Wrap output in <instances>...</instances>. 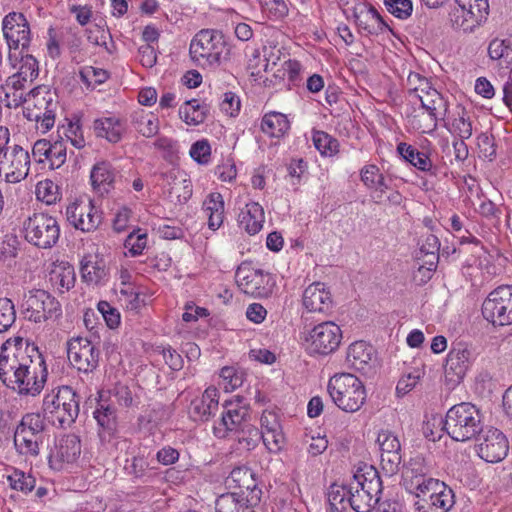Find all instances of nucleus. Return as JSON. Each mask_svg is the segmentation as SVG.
<instances>
[{
    "label": "nucleus",
    "mask_w": 512,
    "mask_h": 512,
    "mask_svg": "<svg viewBox=\"0 0 512 512\" xmlns=\"http://www.w3.org/2000/svg\"><path fill=\"white\" fill-rule=\"evenodd\" d=\"M189 53L203 68L215 69L230 59V47L224 34L215 29H202L191 40Z\"/></svg>",
    "instance_id": "f257e3e1"
},
{
    "label": "nucleus",
    "mask_w": 512,
    "mask_h": 512,
    "mask_svg": "<svg viewBox=\"0 0 512 512\" xmlns=\"http://www.w3.org/2000/svg\"><path fill=\"white\" fill-rule=\"evenodd\" d=\"M80 396L70 386L58 387L44 396L43 417L57 428L67 429L79 415Z\"/></svg>",
    "instance_id": "f03ea898"
},
{
    "label": "nucleus",
    "mask_w": 512,
    "mask_h": 512,
    "mask_svg": "<svg viewBox=\"0 0 512 512\" xmlns=\"http://www.w3.org/2000/svg\"><path fill=\"white\" fill-rule=\"evenodd\" d=\"M333 403L342 411L354 413L366 402L367 393L363 382L351 373H337L327 384Z\"/></svg>",
    "instance_id": "7ed1b4c3"
},
{
    "label": "nucleus",
    "mask_w": 512,
    "mask_h": 512,
    "mask_svg": "<svg viewBox=\"0 0 512 512\" xmlns=\"http://www.w3.org/2000/svg\"><path fill=\"white\" fill-rule=\"evenodd\" d=\"M444 429L455 441L472 440L484 429L480 411L467 402L454 405L446 413Z\"/></svg>",
    "instance_id": "20e7f679"
},
{
    "label": "nucleus",
    "mask_w": 512,
    "mask_h": 512,
    "mask_svg": "<svg viewBox=\"0 0 512 512\" xmlns=\"http://www.w3.org/2000/svg\"><path fill=\"white\" fill-rule=\"evenodd\" d=\"M30 351L27 363H25L18 372V376L13 380L12 388L22 395L35 396L39 394L48 376L47 366L42 353L35 345Z\"/></svg>",
    "instance_id": "39448f33"
},
{
    "label": "nucleus",
    "mask_w": 512,
    "mask_h": 512,
    "mask_svg": "<svg viewBox=\"0 0 512 512\" xmlns=\"http://www.w3.org/2000/svg\"><path fill=\"white\" fill-rule=\"evenodd\" d=\"M35 344L20 336L7 339L0 349V380L6 387L12 386L18 372L27 363Z\"/></svg>",
    "instance_id": "423d86ee"
},
{
    "label": "nucleus",
    "mask_w": 512,
    "mask_h": 512,
    "mask_svg": "<svg viewBox=\"0 0 512 512\" xmlns=\"http://www.w3.org/2000/svg\"><path fill=\"white\" fill-rule=\"evenodd\" d=\"M26 103H32L25 108L24 115L30 121L40 123L45 133L54 126L58 101L56 93L47 86H38L27 93Z\"/></svg>",
    "instance_id": "0eeeda50"
},
{
    "label": "nucleus",
    "mask_w": 512,
    "mask_h": 512,
    "mask_svg": "<svg viewBox=\"0 0 512 512\" xmlns=\"http://www.w3.org/2000/svg\"><path fill=\"white\" fill-rule=\"evenodd\" d=\"M25 239L38 248L53 247L60 236L57 220L45 213H34L23 223Z\"/></svg>",
    "instance_id": "6e6552de"
},
{
    "label": "nucleus",
    "mask_w": 512,
    "mask_h": 512,
    "mask_svg": "<svg viewBox=\"0 0 512 512\" xmlns=\"http://www.w3.org/2000/svg\"><path fill=\"white\" fill-rule=\"evenodd\" d=\"M21 307L24 318L35 323L56 319L61 315L59 301L42 289L28 291L24 295Z\"/></svg>",
    "instance_id": "1a4fd4ad"
},
{
    "label": "nucleus",
    "mask_w": 512,
    "mask_h": 512,
    "mask_svg": "<svg viewBox=\"0 0 512 512\" xmlns=\"http://www.w3.org/2000/svg\"><path fill=\"white\" fill-rule=\"evenodd\" d=\"M482 315L493 325L512 324V286H499L490 292L482 304Z\"/></svg>",
    "instance_id": "9d476101"
},
{
    "label": "nucleus",
    "mask_w": 512,
    "mask_h": 512,
    "mask_svg": "<svg viewBox=\"0 0 512 512\" xmlns=\"http://www.w3.org/2000/svg\"><path fill=\"white\" fill-rule=\"evenodd\" d=\"M235 279L242 292L259 298L269 297L276 285L270 273L251 268L246 264H241L237 268Z\"/></svg>",
    "instance_id": "9b49d317"
},
{
    "label": "nucleus",
    "mask_w": 512,
    "mask_h": 512,
    "mask_svg": "<svg viewBox=\"0 0 512 512\" xmlns=\"http://www.w3.org/2000/svg\"><path fill=\"white\" fill-rule=\"evenodd\" d=\"M421 492L414 506L418 512H448L454 505V492L444 482L436 479Z\"/></svg>",
    "instance_id": "f8f14e48"
},
{
    "label": "nucleus",
    "mask_w": 512,
    "mask_h": 512,
    "mask_svg": "<svg viewBox=\"0 0 512 512\" xmlns=\"http://www.w3.org/2000/svg\"><path fill=\"white\" fill-rule=\"evenodd\" d=\"M2 31L11 51L29 50L31 29L26 16L21 12H9L2 20Z\"/></svg>",
    "instance_id": "ddd939ff"
},
{
    "label": "nucleus",
    "mask_w": 512,
    "mask_h": 512,
    "mask_svg": "<svg viewBox=\"0 0 512 512\" xmlns=\"http://www.w3.org/2000/svg\"><path fill=\"white\" fill-rule=\"evenodd\" d=\"M342 340L340 327L332 322H322L309 332L307 342L310 354L329 355L335 352Z\"/></svg>",
    "instance_id": "4468645a"
},
{
    "label": "nucleus",
    "mask_w": 512,
    "mask_h": 512,
    "mask_svg": "<svg viewBox=\"0 0 512 512\" xmlns=\"http://www.w3.org/2000/svg\"><path fill=\"white\" fill-rule=\"evenodd\" d=\"M417 79L420 82L419 86H415L414 88H410L409 92H424L425 95H417L421 102V107L425 109L429 116L431 117L432 127L431 131L437 128L438 124V115L437 111L443 109V118L446 116L448 111V102L444 99L441 93H439L436 89L432 88L427 78L421 76L418 73H410L408 76V84H412L413 80Z\"/></svg>",
    "instance_id": "2eb2a0df"
},
{
    "label": "nucleus",
    "mask_w": 512,
    "mask_h": 512,
    "mask_svg": "<svg viewBox=\"0 0 512 512\" xmlns=\"http://www.w3.org/2000/svg\"><path fill=\"white\" fill-rule=\"evenodd\" d=\"M99 350L87 338H73L67 343V357L79 372L90 373L99 364Z\"/></svg>",
    "instance_id": "dca6fc26"
},
{
    "label": "nucleus",
    "mask_w": 512,
    "mask_h": 512,
    "mask_svg": "<svg viewBox=\"0 0 512 512\" xmlns=\"http://www.w3.org/2000/svg\"><path fill=\"white\" fill-rule=\"evenodd\" d=\"M81 454V441L75 434L62 436L51 449L48 463L51 469L61 471L75 464Z\"/></svg>",
    "instance_id": "f3484780"
},
{
    "label": "nucleus",
    "mask_w": 512,
    "mask_h": 512,
    "mask_svg": "<svg viewBox=\"0 0 512 512\" xmlns=\"http://www.w3.org/2000/svg\"><path fill=\"white\" fill-rule=\"evenodd\" d=\"M477 452L480 458L489 463H498L505 459L509 452L506 435L495 427L483 429Z\"/></svg>",
    "instance_id": "a211bd4d"
},
{
    "label": "nucleus",
    "mask_w": 512,
    "mask_h": 512,
    "mask_svg": "<svg viewBox=\"0 0 512 512\" xmlns=\"http://www.w3.org/2000/svg\"><path fill=\"white\" fill-rule=\"evenodd\" d=\"M30 156L20 145L8 147L0 160V170L5 171L6 181L18 183L28 176Z\"/></svg>",
    "instance_id": "6ab92c4d"
},
{
    "label": "nucleus",
    "mask_w": 512,
    "mask_h": 512,
    "mask_svg": "<svg viewBox=\"0 0 512 512\" xmlns=\"http://www.w3.org/2000/svg\"><path fill=\"white\" fill-rule=\"evenodd\" d=\"M429 473L430 468L422 455L418 454L410 458L402 476L405 489L416 497H420L421 492L429 486L428 482L436 480L429 476Z\"/></svg>",
    "instance_id": "aec40b11"
},
{
    "label": "nucleus",
    "mask_w": 512,
    "mask_h": 512,
    "mask_svg": "<svg viewBox=\"0 0 512 512\" xmlns=\"http://www.w3.org/2000/svg\"><path fill=\"white\" fill-rule=\"evenodd\" d=\"M68 222L82 232L95 231L102 222V212L94 206L91 200L88 203H73L66 209Z\"/></svg>",
    "instance_id": "412c9836"
},
{
    "label": "nucleus",
    "mask_w": 512,
    "mask_h": 512,
    "mask_svg": "<svg viewBox=\"0 0 512 512\" xmlns=\"http://www.w3.org/2000/svg\"><path fill=\"white\" fill-rule=\"evenodd\" d=\"M472 363V352L464 343H456L450 349L444 365L445 378L453 385L459 384Z\"/></svg>",
    "instance_id": "4be33fe9"
},
{
    "label": "nucleus",
    "mask_w": 512,
    "mask_h": 512,
    "mask_svg": "<svg viewBox=\"0 0 512 512\" xmlns=\"http://www.w3.org/2000/svg\"><path fill=\"white\" fill-rule=\"evenodd\" d=\"M225 411L222 413L221 423L229 431H238L250 423V408L244 397L236 396L235 400L225 401Z\"/></svg>",
    "instance_id": "5701e85b"
},
{
    "label": "nucleus",
    "mask_w": 512,
    "mask_h": 512,
    "mask_svg": "<svg viewBox=\"0 0 512 512\" xmlns=\"http://www.w3.org/2000/svg\"><path fill=\"white\" fill-rule=\"evenodd\" d=\"M260 503L257 492L246 496L244 493H225L220 495L215 502L216 512H255V507Z\"/></svg>",
    "instance_id": "b1692460"
},
{
    "label": "nucleus",
    "mask_w": 512,
    "mask_h": 512,
    "mask_svg": "<svg viewBox=\"0 0 512 512\" xmlns=\"http://www.w3.org/2000/svg\"><path fill=\"white\" fill-rule=\"evenodd\" d=\"M218 410V390L208 387L201 397L191 401L189 407L190 417L194 421H208Z\"/></svg>",
    "instance_id": "393cba45"
},
{
    "label": "nucleus",
    "mask_w": 512,
    "mask_h": 512,
    "mask_svg": "<svg viewBox=\"0 0 512 512\" xmlns=\"http://www.w3.org/2000/svg\"><path fill=\"white\" fill-rule=\"evenodd\" d=\"M350 490L349 507L355 512H370L380 501L381 493L365 488L358 480H350Z\"/></svg>",
    "instance_id": "a878e982"
},
{
    "label": "nucleus",
    "mask_w": 512,
    "mask_h": 512,
    "mask_svg": "<svg viewBox=\"0 0 512 512\" xmlns=\"http://www.w3.org/2000/svg\"><path fill=\"white\" fill-rule=\"evenodd\" d=\"M303 305L310 312L324 313L332 305L330 292L325 289L323 283H313L304 290Z\"/></svg>",
    "instance_id": "bb28decb"
},
{
    "label": "nucleus",
    "mask_w": 512,
    "mask_h": 512,
    "mask_svg": "<svg viewBox=\"0 0 512 512\" xmlns=\"http://www.w3.org/2000/svg\"><path fill=\"white\" fill-rule=\"evenodd\" d=\"M375 350L365 341H356L349 345L346 355V362L349 367L366 373L371 368Z\"/></svg>",
    "instance_id": "cd10ccee"
},
{
    "label": "nucleus",
    "mask_w": 512,
    "mask_h": 512,
    "mask_svg": "<svg viewBox=\"0 0 512 512\" xmlns=\"http://www.w3.org/2000/svg\"><path fill=\"white\" fill-rule=\"evenodd\" d=\"M10 64L17 68V74L28 79L32 83L39 75V63L37 59L28 53V50L19 49L9 53Z\"/></svg>",
    "instance_id": "c85d7f7f"
},
{
    "label": "nucleus",
    "mask_w": 512,
    "mask_h": 512,
    "mask_svg": "<svg viewBox=\"0 0 512 512\" xmlns=\"http://www.w3.org/2000/svg\"><path fill=\"white\" fill-rule=\"evenodd\" d=\"M265 221L263 207L257 202L246 204L238 216L239 225L250 235L258 233Z\"/></svg>",
    "instance_id": "c756f323"
},
{
    "label": "nucleus",
    "mask_w": 512,
    "mask_h": 512,
    "mask_svg": "<svg viewBox=\"0 0 512 512\" xmlns=\"http://www.w3.org/2000/svg\"><path fill=\"white\" fill-rule=\"evenodd\" d=\"M227 481L230 485L233 483L234 487L239 489L237 493H244V495L250 497L252 493L254 494V492H257V496L261 501L262 491L258 487L256 479L254 478V473L251 469L247 467L234 468Z\"/></svg>",
    "instance_id": "7c9ffc66"
},
{
    "label": "nucleus",
    "mask_w": 512,
    "mask_h": 512,
    "mask_svg": "<svg viewBox=\"0 0 512 512\" xmlns=\"http://www.w3.org/2000/svg\"><path fill=\"white\" fill-rule=\"evenodd\" d=\"M93 128L97 137L105 138L110 143H118L125 131L123 122L116 117L96 119Z\"/></svg>",
    "instance_id": "2f4dec72"
},
{
    "label": "nucleus",
    "mask_w": 512,
    "mask_h": 512,
    "mask_svg": "<svg viewBox=\"0 0 512 512\" xmlns=\"http://www.w3.org/2000/svg\"><path fill=\"white\" fill-rule=\"evenodd\" d=\"M356 23L359 28L371 35H378L385 30H390L388 24L373 6L361 10L356 15Z\"/></svg>",
    "instance_id": "473e14b6"
},
{
    "label": "nucleus",
    "mask_w": 512,
    "mask_h": 512,
    "mask_svg": "<svg viewBox=\"0 0 512 512\" xmlns=\"http://www.w3.org/2000/svg\"><path fill=\"white\" fill-rule=\"evenodd\" d=\"M397 152L405 161L409 162L420 171L436 175L435 170H433V163L426 153L420 152L414 146L405 142H400L397 145Z\"/></svg>",
    "instance_id": "72a5a7b5"
},
{
    "label": "nucleus",
    "mask_w": 512,
    "mask_h": 512,
    "mask_svg": "<svg viewBox=\"0 0 512 512\" xmlns=\"http://www.w3.org/2000/svg\"><path fill=\"white\" fill-rule=\"evenodd\" d=\"M90 179L95 190L102 193L109 192L115 179V170L112 164L108 161L96 163L91 170Z\"/></svg>",
    "instance_id": "f704fd0d"
},
{
    "label": "nucleus",
    "mask_w": 512,
    "mask_h": 512,
    "mask_svg": "<svg viewBox=\"0 0 512 512\" xmlns=\"http://www.w3.org/2000/svg\"><path fill=\"white\" fill-rule=\"evenodd\" d=\"M43 439L29 434L18 427L14 432V446L16 451L25 457H36L39 455V445Z\"/></svg>",
    "instance_id": "c9c22d12"
},
{
    "label": "nucleus",
    "mask_w": 512,
    "mask_h": 512,
    "mask_svg": "<svg viewBox=\"0 0 512 512\" xmlns=\"http://www.w3.org/2000/svg\"><path fill=\"white\" fill-rule=\"evenodd\" d=\"M488 55L491 60L499 61L501 66L509 68L512 65V36L491 40Z\"/></svg>",
    "instance_id": "e433bc0d"
},
{
    "label": "nucleus",
    "mask_w": 512,
    "mask_h": 512,
    "mask_svg": "<svg viewBox=\"0 0 512 512\" xmlns=\"http://www.w3.org/2000/svg\"><path fill=\"white\" fill-rule=\"evenodd\" d=\"M290 128L286 115L280 112L266 113L261 122L262 131L270 137H282Z\"/></svg>",
    "instance_id": "4c0bfd02"
},
{
    "label": "nucleus",
    "mask_w": 512,
    "mask_h": 512,
    "mask_svg": "<svg viewBox=\"0 0 512 512\" xmlns=\"http://www.w3.org/2000/svg\"><path fill=\"white\" fill-rule=\"evenodd\" d=\"M75 279L74 267L67 262L54 265L50 272V282L61 292L74 287Z\"/></svg>",
    "instance_id": "58836bf2"
},
{
    "label": "nucleus",
    "mask_w": 512,
    "mask_h": 512,
    "mask_svg": "<svg viewBox=\"0 0 512 512\" xmlns=\"http://www.w3.org/2000/svg\"><path fill=\"white\" fill-rule=\"evenodd\" d=\"M93 416L98 425L108 435H112L116 430V408L107 401L100 400L97 404Z\"/></svg>",
    "instance_id": "ea45409f"
},
{
    "label": "nucleus",
    "mask_w": 512,
    "mask_h": 512,
    "mask_svg": "<svg viewBox=\"0 0 512 512\" xmlns=\"http://www.w3.org/2000/svg\"><path fill=\"white\" fill-rule=\"evenodd\" d=\"M351 494L350 481L348 483H333L328 490V502L332 512H343L349 506Z\"/></svg>",
    "instance_id": "a19ab883"
},
{
    "label": "nucleus",
    "mask_w": 512,
    "mask_h": 512,
    "mask_svg": "<svg viewBox=\"0 0 512 512\" xmlns=\"http://www.w3.org/2000/svg\"><path fill=\"white\" fill-rule=\"evenodd\" d=\"M207 106L200 104L198 100L192 99L185 102L183 106L179 108L180 118L189 125H198L203 123L206 119Z\"/></svg>",
    "instance_id": "79ce46f5"
},
{
    "label": "nucleus",
    "mask_w": 512,
    "mask_h": 512,
    "mask_svg": "<svg viewBox=\"0 0 512 512\" xmlns=\"http://www.w3.org/2000/svg\"><path fill=\"white\" fill-rule=\"evenodd\" d=\"M28 79H24L23 76H20L17 73L9 76L5 82V95L7 98L12 97V102H8V107H18L27 101V94L24 96L22 93L18 94V91H21L25 88L26 83H28Z\"/></svg>",
    "instance_id": "37998d69"
},
{
    "label": "nucleus",
    "mask_w": 512,
    "mask_h": 512,
    "mask_svg": "<svg viewBox=\"0 0 512 512\" xmlns=\"http://www.w3.org/2000/svg\"><path fill=\"white\" fill-rule=\"evenodd\" d=\"M351 480H358L360 485L365 488L370 489L374 493L382 494V480L379 472L373 466H365L364 468L359 469Z\"/></svg>",
    "instance_id": "c03bdc74"
},
{
    "label": "nucleus",
    "mask_w": 512,
    "mask_h": 512,
    "mask_svg": "<svg viewBox=\"0 0 512 512\" xmlns=\"http://www.w3.org/2000/svg\"><path fill=\"white\" fill-rule=\"evenodd\" d=\"M133 125L135 129L144 137H153L159 131V120L151 113H136L133 116Z\"/></svg>",
    "instance_id": "a18cd8bd"
},
{
    "label": "nucleus",
    "mask_w": 512,
    "mask_h": 512,
    "mask_svg": "<svg viewBox=\"0 0 512 512\" xmlns=\"http://www.w3.org/2000/svg\"><path fill=\"white\" fill-rule=\"evenodd\" d=\"M270 430L261 431V439L270 452H278L285 443V437L279 421H271Z\"/></svg>",
    "instance_id": "49530a36"
},
{
    "label": "nucleus",
    "mask_w": 512,
    "mask_h": 512,
    "mask_svg": "<svg viewBox=\"0 0 512 512\" xmlns=\"http://www.w3.org/2000/svg\"><path fill=\"white\" fill-rule=\"evenodd\" d=\"M48 147H50V149H48V157L46 160L49 161L52 169L60 168L66 162L67 158L66 141L60 137L53 142L49 141Z\"/></svg>",
    "instance_id": "de8ad7c7"
},
{
    "label": "nucleus",
    "mask_w": 512,
    "mask_h": 512,
    "mask_svg": "<svg viewBox=\"0 0 512 512\" xmlns=\"http://www.w3.org/2000/svg\"><path fill=\"white\" fill-rule=\"evenodd\" d=\"M7 480L12 489L23 493L31 492L36 484V480L31 474H26L19 469H14L13 472L7 476Z\"/></svg>",
    "instance_id": "09e8293b"
},
{
    "label": "nucleus",
    "mask_w": 512,
    "mask_h": 512,
    "mask_svg": "<svg viewBox=\"0 0 512 512\" xmlns=\"http://www.w3.org/2000/svg\"><path fill=\"white\" fill-rule=\"evenodd\" d=\"M44 420L46 419L39 413H28L22 417L17 427L43 439Z\"/></svg>",
    "instance_id": "8fccbe9b"
},
{
    "label": "nucleus",
    "mask_w": 512,
    "mask_h": 512,
    "mask_svg": "<svg viewBox=\"0 0 512 512\" xmlns=\"http://www.w3.org/2000/svg\"><path fill=\"white\" fill-rule=\"evenodd\" d=\"M83 279L88 283L98 284L106 275L105 264L102 261H87L81 264Z\"/></svg>",
    "instance_id": "3c124183"
},
{
    "label": "nucleus",
    "mask_w": 512,
    "mask_h": 512,
    "mask_svg": "<svg viewBox=\"0 0 512 512\" xmlns=\"http://www.w3.org/2000/svg\"><path fill=\"white\" fill-rule=\"evenodd\" d=\"M313 142L316 149L325 156H332L338 152L339 142L337 139L323 131H316L313 134Z\"/></svg>",
    "instance_id": "603ef678"
},
{
    "label": "nucleus",
    "mask_w": 512,
    "mask_h": 512,
    "mask_svg": "<svg viewBox=\"0 0 512 512\" xmlns=\"http://www.w3.org/2000/svg\"><path fill=\"white\" fill-rule=\"evenodd\" d=\"M148 469L149 463L143 454L127 458L124 464V470L127 475L137 479L144 477Z\"/></svg>",
    "instance_id": "864d4df0"
},
{
    "label": "nucleus",
    "mask_w": 512,
    "mask_h": 512,
    "mask_svg": "<svg viewBox=\"0 0 512 512\" xmlns=\"http://www.w3.org/2000/svg\"><path fill=\"white\" fill-rule=\"evenodd\" d=\"M16 320L14 303L9 298H0V333L6 332Z\"/></svg>",
    "instance_id": "5fc2aeb1"
},
{
    "label": "nucleus",
    "mask_w": 512,
    "mask_h": 512,
    "mask_svg": "<svg viewBox=\"0 0 512 512\" xmlns=\"http://www.w3.org/2000/svg\"><path fill=\"white\" fill-rule=\"evenodd\" d=\"M383 3L389 13L401 20L409 18L413 11L411 0H384Z\"/></svg>",
    "instance_id": "6e6d98bb"
},
{
    "label": "nucleus",
    "mask_w": 512,
    "mask_h": 512,
    "mask_svg": "<svg viewBox=\"0 0 512 512\" xmlns=\"http://www.w3.org/2000/svg\"><path fill=\"white\" fill-rule=\"evenodd\" d=\"M220 377L223 380L224 389L226 391H233L244 382V373L234 367H223L220 371Z\"/></svg>",
    "instance_id": "4d7b16f0"
},
{
    "label": "nucleus",
    "mask_w": 512,
    "mask_h": 512,
    "mask_svg": "<svg viewBox=\"0 0 512 512\" xmlns=\"http://www.w3.org/2000/svg\"><path fill=\"white\" fill-rule=\"evenodd\" d=\"M236 432L239 434L237 437L238 442L247 450L254 448L261 438V431L252 423Z\"/></svg>",
    "instance_id": "13d9d810"
},
{
    "label": "nucleus",
    "mask_w": 512,
    "mask_h": 512,
    "mask_svg": "<svg viewBox=\"0 0 512 512\" xmlns=\"http://www.w3.org/2000/svg\"><path fill=\"white\" fill-rule=\"evenodd\" d=\"M147 245V234L140 233V229L130 233L124 242V247L132 257L142 254Z\"/></svg>",
    "instance_id": "bf43d9fd"
},
{
    "label": "nucleus",
    "mask_w": 512,
    "mask_h": 512,
    "mask_svg": "<svg viewBox=\"0 0 512 512\" xmlns=\"http://www.w3.org/2000/svg\"><path fill=\"white\" fill-rule=\"evenodd\" d=\"M86 34L90 43L103 46L106 48V50L109 51L107 44L109 40H112V36L108 28H105L99 24H95L86 30Z\"/></svg>",
    "instance_id": "052dcab7"
},
{
    "label": "nucleus",
    "mask_w": 512,
    "mask_h": 512,
    "mask_svg": "<svg viewBox=\"0 0 512 512\" xmlns=\"http://www.w3.org/2000/svg\"><path fill=\"white\" fill-rule=\"evenodd\" d=\"M381 467L388 476L395 475L400 468L402 462L401 451H391L381 453Z\"/></svg>",
    "instance_id": "680f3d73"
},
{
    "label": "nucleus",
    "mask_w": 512,
    "mask_h": 512,
    "mask_svg": "<svg viewBox=\"0 0 512 512\" xmlns=\"http://www.w3.org/2000/svg\"><path fill=\"white\" fill-rule=\"evenodd\" d=\"M20 241L14 234L5 235L0 247V261H7L14 259L19 250Z\"/></svg>",
    "instance_id": "e2e57ef3"
},
{
    "label": "nucleus",
    "mask_w": 512,
    "mask_h": 512,
    "mask_svg": "<svg viewBox=\"0 0 512 512\" xmlns=\"http://www.w3.org/2000/svg\"><path fill=\"white\" fill-rule=\"evenodd\" d=\"M211 147L207 140H198L190 148V156L199 164H207L210 160Z\"/></svg>",
    "instance_id": "0e129e2a"
},
{
    "label": "nucleus",
    "mask_w": 512,
    "mask_h": 512,
    "mask_svg": "<svg viewBox=\"0 0 512 512\" xmlns=\"http://www.w3.org/2000/svg\"><path fill=\"white\" fill-rule=\"evenodd\" d=\"M381 453L401 451V444L397 436L388 430H382L377 437Z\"/></svg>",
    "instance_id": "69168bd1"
},
{
    "label": "nucleus",
    "mask_w": 512,
    "mask_h": 512,
    "mask_svg": "<svg viewBox=\"0 0 512 512\" xmlns=\"http://www.w3.org/2000/svg\"><path fill=\"white\" fill-rule=\"evenodd\" d=\"M97 307L109 328L114 329L119 326L120 313L116 308L112 307L107 301H100Z\"/></svg>",
    "instance_id": "338daca9"
},
{
    "label": "nucleus",
    "mask_w": 512,
    "mask_h": 512,
    "mask_svg": "<svg viewBox=\"0 0 512 512\" xmlns=\"http://www.w3.org/2000/svg\"><path fill=\"white\" fill-rule=\"evenodd\" d=\"M381 177H383V173H381L379 167L375 164L365 165L360 170V179L363 184L370 190L375 187V184Z\"/></svg>",
    "instance_id": "774afa93"
}]
</instances>
